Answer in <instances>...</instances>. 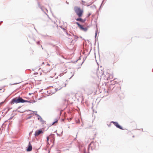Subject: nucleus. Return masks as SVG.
I'll list each match as a JSON object with an SVG mask.
<instances>
[{
  "label": "nucleus",
  "mask_w": 153,
  "mask_h": 153,
  "mask_svg": "<svg viewBox=\"0 0 153 153\" xmlns=\"http://www.w3.org/2000/svg\"><path fill=\"white\" fill-rule=\"evenodd\" d=\"M64 32H65L69 36H71V35L70 34H68V33L66 30L64 31Z\"/></svg>",
  "instance_id": "nucleus-19"
},
{
  "label": "nucleus",
  "mask_w": 153,
  "mask_h": 153,
  "mask_svg": "<svg viewBox=\"0 0 153 153\" xmlns=\"http://www.w3.org/2000/svg\"><path fill=\"white\" fill-rule=\"evenodd\" d=\"M76 20L78 21H79L81 22L84 23L85 22V21L86 20V18L84 19H82L81 18V17H79L77 19H75Z\"/></svg>",
  "instance_id": "nucleus-7"
},
{
  "label": "nucleus",
  "mask_w": 153,
  "mask_h": 153,
  "mask_svg": "<svg viewBox=\"0 0 153 153\" xmlns=\"http://www.w3.org/2000/svg\"><path fill=\"white\" fill-rule=\"evenodd\" d=\"M58 120L57 119H55V121L53 122L52 123V125H53L55 123H57V122H58Z\"/></svg>",
  "instance_id": "nucleus-18"
},
{
  "label": "nucleus",
  "mask_w": 153,
  "mask_h": 153,
  "mask_svg": "<svg viewBox=\"0 0 153 153\" xmlns=\"http://www.w3.org/2000/svg\"><path fill=\"white\" fill-rule=\"evenodd\" d=\"M96 30L95 31V40H96V37L97 34V33H98V29L97 27V24L96 25Z\"/></svg>",
  "instance_id": "nucleus-10"
},
{
  "label": "nucleus",
  "mask_w": 153,
  "mask_h": 153,
  "mask_svg": "<svg viewBox=\"0 0 153 153\" xmlns=\"http://www.w3.org/2000/svg\"><path fill=\"white\" fill-rule=\"evenodd\" d=\"M29 95H30V94H30V93H29Z\"/></svg>",
  "instance_id": "nucleus-56"
},
{
  "label": "nucleus",
  "mask_w": 153,
  "mask_h": 153,
  "mask_svg": "<svg viewBox=\"0 0 153 153\" xmlns=\"http://www.w3.org/2000/svg\"><path fill=\"white\" fill-rule=\"evenodd\" d=\"M17 111V110H13V112H14V111Z\"/></svg>",
  "instance_id": "nucleus-45"
},
{
  "label": "nucleus",
  "mask_w": 153,
  "mask_h": 153,
  "mask_svg": "<svg viewBox=\"0 0 153 153\" xmlns=\"http://www.w3.org/2000/svg\"><path fill=\"white\" fill-rule=\"evenodd\" d=\"M74 37H75L74 38V39H73L72 40L73 41L74 40H75V41H76L78 38V37L77 36H76V35Z\"/></svg>",
  "instance_id": "nucleus-15"
},
{
  "label": "nucleus",
  "mask_w": 153,
  "mask_h": 153,
  "mask_svg": "<svg viewBox=\"0 0 153 153\" xmlns=\"http://www.w3.org/2000/svg\"><path fill=\"white\" fill-rule=\"evenodd\" d=\"M47 65H50V64H49V63H47Z\"/></svg>",
  "instance_id": "nucleus-44"
},
{
  "label": "nucleus",
  "mask_w": 153,
  "mask_h": 153,
  "mask_svg": "<svg viewBox=\"0 0 153 153\" xmlns=\"http://www.w3.org/2000/svg\"><path fill=\"white\" fill-rule=\"evenodd\" d=\"M20 82H18V83H13V84H10V85H16V84H19V83Z\"/></svg>",
  "instance_id": "nucleus-24"
},
{
  "label": "nucleus",
  "mask_w": 153,
  "mask_h": 153,
  "mask_svg": "<svg viewBox=\"0 0 153 153\" xmlns=\"http://www.w3.org/2000/svg\"><path fill=\"white\" fill-rule=\"evenodd\" d=\"M83 146V144H81V143H78L77 145V146L79 149L80 152L81 151V148Z\"/></svg>",
  "instance_id": "nucleus-11"
},
{
  "label": "nucleus",
  "mask_w": 153,
  "mask_h": 153,
  "mask_svg": "<svg viewBox=\"0 0 153 153\" xmlns=\"http://www.w3.org/2000/svg\"><path fill=\"white\" fill-rule=\"evenodd\" d=\"M60 27L62 29V28H63L62 26H60Z\"/></svg>",
  "instance_id": "nucleus-46"
},
{
  "label": "nucleus",
  "mask_w": 153,
  "mask_h": 153,
  "mask_svg": "<svg viewBox=\"0 0 153 153\" xmlns=\"http://www.w3.org/2000/svg\"><path fill=\"white\" fill-rule=\"evenodd\" d=\"M47 144H48V145H49V142H47Z\"/></svg>",
  "instance_id": "nucleus-43"
},
{
  "label": "nucleus",
  "mask_w": 153,
  "mask_h": 153,
  "mask_svg": "<svg viewBox=\"0 0 153 153\" xmlns=\"http://www.w3.org/2000/svg\"><path fill=\"white\" fill-rule=\"evenodd\" d=\"M104 0H103V1H102V3L101 4V5H100V8H99V10H100V8L101 7L102 5V3H103V2Z\"/></svg>",
  "instance_id": "nucleus-25"
},
{
  "label": "nucleus",
  "mask_w": 153,
  "mask_h": 153,
  "mask_svg": "<svg viewBox=\"0 0 153 153\" xmlns=\"http://www.w3.org/2000/svg\"><path fill=\"white\" fill-rule=\"evenodd\" d=\"M56 134L57 135V136H60V134H58V133L56 132Z\"/></svg>",
  "instance_id": "nucleus-34"
},
{
  "label": "nucleus",
  "mask_w": 153,
  "mask_h": 153,
  "mask_svg": "<svg viewBox=\"0 0 153 153\" xmlns=\"http://www.w3.org/2000/svg\"><path fill=\"white\" fill-rule=\"evenodd\" d=\"M50 152V150H48V153H49Z\"/></svg>",
  "instance_id": "nucleus-47"
},
{
  "label": "nucleus",
  "mask_w": 153,
  "mask_h": 153,
  "mask_svg": "<svg viewBox=\"0 0 153 153\" xmlns=\"http://www.w3.org/2000/svg\"><path fill=\"white\" fill-rule=\"evenodd\" d=\"M81 30H83L84 31H86L88 30L87 27H84L82 25H81L79 27Z\"/></svg>",
  "instance_id": "nucleus-9"
},
{
  "label": "nucleus",
  "mask_w": 153,
  "mask_h": 153,
  "mask_svg": "<svg viewBox=\"0 0 153 153\" xmlns=\"http://www.w3.org/2000/svg\"><path fill=\"white\" fill-rule=\"evenodd\" d=\"M90 5V4H88V5H87V6H89V5Z\"/></svg>",
  "instance_id": "nucleus-48"
},
{
  "label": "nucleus",
  "mask_w": 153,
  "mask_h": 153,
  "mask_svg": "<svg viewBox=\"0 0 153 153\" xmlns=\"http://www.w3.org/2000/svg\"><path fill=\"white\" fill-rule=\"evenodd\" d=\"M58 84L60 85V87L58 88H56L55 90H56V91H57L60 90L63 87H65L66 85L65 83H64L62 81L59 82Z\"/></svg>",
  "instance_id": "nucleus-3"
},
{
  "label": "nucleus",
  "mask_w": 153,
  "mask_h": 153,
  "mask_svg": "<svg viewBox=\"0 0 153 153\" xmlns=\"http://www.w3.org/2000/svg\"><path fill=\"white\" fill-rule=\"evenodd\" d=\"M113 76H112L111 75H109L108 77L106 79L107 80H108V78H112Z\"/></svg>",
  "instance_id": "nucleus-17"
},
{
  "label": "nucleus",
  "mask_w": 153,
  "mask_h": 153,
  "mask_svg": "<svg viewBox=\"0 0 153 153\" xmlns=\"http://www.w3.org/2000/svg\"><path fill=\"white\" fill-rule=\"evenodd\" d=\"M36 102V101L35 100H33V101H32V102L34 103V102Z\"/></svg>",
  "instance_id": "nucleus-40"
},
{
  "label": "nucleus",
  "mask_w": 153,
  "mask_h": 153,
  "mask_svg": "<svg viewBox=\"0 0 153 153\" xmlns=\"http://www.w3.org/2000/svg\"><path fill=\"white\" fill-rule=\"evenodd\" d=\"M90 144H89V146H88V149H89V146H90Z\"/></svg>",
  "instance_id": "nucleus-41"
},
{
  "label": "nucleus",
  "mask_w": 153,
  "mask_h": 153,
  "mask_svg": "<svg viewBox=\"0 0 153 153\" xmlns=\"http://www.w3.org/2000/svg\"><path fill=\"white\" fill-rule=\"evenodd\" d=\"M54 134H52L50 135V136H51V137H53V136L54 135Z\"/></svg>",
  "instance_id": "nucleus-38"
},
{
  "label": "nucleus",
  "mask_w": 153,
  "mask_h": 153,
  "mask_svg": "<svg viewBox=\"0 0 153 153\" xmlns=\"http://www.w3.org/2000/svg\"><path fill=\"white\" fill-rule=\"evenodd\" d=\"M28 111H32L33 112H34L33 111H32L30 110H28ZM34 112L36 113V114H35L37 116V117H38L37 119H38V120H39L40 122H42V124H44V122H45V121L43 120H42V118L38 114H37V111H34Z\"/></svg>",
  "instance_id": "nucleus-4"
},
{
  "label": "nucleus",
  "mask_w": 153,
  "mask_h": 153,
  "mask_svg": "<svg viewBox=\"0 0 153 153\" xmlns=\"http://www.w3.org/2000/svg\"><path fill=\"white\" fill-rule=\"evenodd\" d=\"M25 102H27L29 103H31L32 102L27 100H25L23 99H22V103H24Z\"/></svg>",
  "instance_id": "nucleus-13"
},
{
  "label": "nucleus",
  "mask_w": 153,
  "mask_h": 153,
  "mask_svg": "<svg viewBox=\"0 0 153 153\" xmlns=\"http://www.w3.org/2000/svg\"><path fill=\"white\" fill-rule=\"evenodd\" d=\"M73 75H73L72 76H71V78H71L73 76Z\"/></svg>",
  "instance_id": "nucleus-51"
},
{
  "label": "nucleus",
  "mask_w": 153,
  "mask_h": 153,
  "mask_svg": "<svg viewBox=\"0 0 153 153\" xmlns=\"http://www.w3.org/2000/svg\"><path fill=\"white\" fill-rule=\"evenodd\" d=\"M46 138H47V142L49 141V137L48 136Z\"/></svg>",
  "instance_id": "nucleus-26"
},
{
  "label": "nucleus",
  "mask_w": 153,
  "mask_h": 153,
  "mask_svg": "<svg viewBox=\"0 0 153 153\" xmlns=\"http://www.w3.org/2000/svg\"><path fill=\"white\" fill-rule=\"evenodd\" d=\"M32 146L31 144L29 142L28 145L27 147V148L26 151L27 152H30L32 150Z\"/></svg>",
  "instance_id": "nucleus-8"
},
{
  "label": "nucleus",
  "mask_w": 153,
  "mask_h": 153,
  "mask_svg": "<svg viewBox=\"0 0 153 153\" xmlns=\"http://www.w3.org/2000/svg\"><path fill=\"white\" fill-rule=\"evenodd\" d=\"M56 132V131H55L54 132Z\"/></svg>",
  "instance_id": "nucleus-57"
},
{
  "label": "nucleus",
  "mask_w": 153,
  "mask_h": 153,
  "mask_svg": "<svg viewBox=\"0 0 153 153\" xmlns=\"http://www.w3.org/2000/svg\"><path fill=\"white\" fill-rule=\"evenodd\" d=\"M17 111L19 112L22 113H23L25 112L24 111Z\"/></svg>",
  "instance_id": "nucleus-32"
},
{
  "label": "nucleus",
  "mask_w": 153,
  "mask_h": 153,
  "mask_svg": "<svg viewBox=\"0 0 153 153\" xmlns=\"http://www.w3.org/2000/svg\"><path fill=\"white\" fill-rule=\"evenodd\" d=\"M77 25L78 27L79 28L82 25H81L78 22H76L75 23Z\"/></svg>",
  "instance_id": "nucleus-16"
},
{
  "label": "nucleus",
  "mask_w": 153,
  "mask_h": 153,
  "mask_svg": "<svg viewBox=\"0 0 153 153\" xmlns=\"http://www.w3.org/2000/svg\"><path fill=\"white\" fill-rule=\"evenodd\" d=\"M59 153H60V152H59Z\"/></svg>",
  "instance_id": "nucleus-59"
},
{
  "label": "nucleus",
  "mask_w": 153,
  "mask_h": 153,
  "mask_svg": "<svg viewBox=\"0 0 153 153\" xmlns=\"http://www.w3.org/2000/svg\"><path fill=\"white\" fill-rule=\"evenodd\" d=\"M32 116H29V117H28L27 118V119H30L31 118V117Z\"/></svg>",
  "instance_id": "nucleus-29"
},
{
  "label": "nucleus",
  "mask_w": 153,
  "mask_h": 153,
  "mask_svg": "<svg viewBox=\"0 0 153 153\" xmlns=\"http://www.w3.org/2000/svg\"><path fill=\"white\" fill-rule=\"evenodd\" d=\"M104 75V72L102 70H101V72H99L98 75L100 76V77H102Z\"/></svg>",
  "instance_id": "nucleus-12"
},
{
  "label": "nucleus",
  "mask_w": 153,
  "mask_h": 153,
  "mask_svg": "<svg viewBox=\"0 0 153 153\" xmlns=\"http://www.w3.org/2000/svg\"><path fill=\"white\" fill-rule=\"evenodd\" d=\"M21 107V106H19V107H18V108L17 109H19V108H20Z\"/></svg>",
  "instance_id": "nucleus-39"
},
{
  "label": "nucleus",
  "mask_w": 153,
  "mask_h": 153,
  "mask_svg": "<svg viewBox=\"0 0 153 153\" xmlns=\"http://www.w3.org/2000/svg\"><path fill=\"white\" fill-rule=\"evenodd\" d=\"M74 10L79 17H81L83 15V10L79 7L75 6L74 7Z\"/></svg>",
  "instance_id": "nucleus-1"
},
{
  "label": "nucleus",
  "mask_w": 153,
  "mask_h": 153,
  "mask_svg": "<svg viewBox=\"0 0 153 153\" xmlns=\"http://www.w3.org/2000/svg\"><path fill=\"white\" fill-rule=\"evenodd\" d=\"M79 60V59H78L77 60H76L75 62H74V63H76V62H77Z\"/></svg>",
  "instance_id": "nucleus-37"
},
{
  "label": "nucleus",
  "mask_w": 153,
  "mask_h": 153,
  "mask_svg": "<svg viewBox=\"0 0 153 153\" xmlns=\"http://www.w3.org/2000/svg\"><path fill=\"white\" fill-rule=\"evenodd\" d=\"M62 133H63V131H62V132H61V134H62Z\"/></svg>",
  "instance_id": "nucleus-50"
},
{
  "label": "nucleus",
  "mask_w": 153,
  "mask_h": 153,
  "mask_svg": "<svg viewBox=\"0 0 153 153\" xmlns=\"http://www.w3.org/2000/svg\"><path fill=\"white\" fill-rule=\"evenodd\" d=\"M22 99L20 96L13 98L10 102V103L12 105L15 103L17 104L19 103H22Z\"/></svg>",
  "instance_id": "nucleus-2"
},
{
  "label": "nucleus",
  "mask_w": 153,
  "mask_h": 153,
  "mask_svg": "<svg viewBox=\"0 0 153 153\" xmlns=\"http://www.w3.org/2000/svg\"><path fill=\"white\" fill-rule=\"evenodd\" d=\"M82 2H83L84 4L86 3V2L84 1H83L82 0Z\"/></svg>",
  "instance_id": "nucleus-36"
},
{
  "label": "nucleus",
  "mask_w": 153,
  "mask_h": 153,
  "mask_svg": "<svg viewBox=\"0 0 153 153\" xmlns=\"http://www.w3.org/2000/svg\"><path fill=\"white\" fill-rule=\"evenodd\" d=\"M1 120V117H0V120Z\"/></svg>",
  "instance_id": "nucleus-58"
},
{
  "label": "nucleus",
  "mask_w": 153,
  "mask_h": 153,
  "mask_svg": "<svg viewBox=\"0 0 153 153\" xmlns=\"http://www.w3.org/2000/svg\"><path fill=\"white\" fill-rule=\"evenodd\" d=\"M62 29L64 31H65L66 30V29H65L63 27L62 28Z\"/></svg>",
  "instance_id": "nucleus-35"
},
{
  "label": "nucleus",
  "mask_w": 153,
  "mask_h": 153,
  "mask_svg": "<svg viewBox=\"0 0 153 153\" xmlns=\"http://www.w3.org/2000/svg\"><path fill=\"white\" fill-rule=\"evenodd\" d=\"M86 57L85 58V59H84V60L83 61V62H82V63H81V65L83 64V63L84 62V61H85V59H86Z\"/></svg>",
  "instance_id": "nucleus-33"
},
{
  "label": "nucleus",
  "mask_w": 153,
  "mask_h": 153,
  "mask_svg": "<svg viewBox=\"0 0 153 153\" xmlns=\"http://www.w3.org/2000/svg\"><path fill=\"white\" fill-rule=\"evenodd\" d=\"M33 40H34V41H35V39H33Z\"/></svg>",
  "instance_id": "nucleus-54"
},
{
  "label": "nucleus",
  "mask_w": 153,
  "mask_h": 153,
  "mask_svg": "<svg viewBox=\"0 0 153 153\" xmlns=\"http://www.w3.org/2000/svg\"><path fill=\"white\" fill-rule=\"evenodd\" d=\"M91 13H89L88 14V15L87 16H86V18H89V16H90L91 15Z\"/></svg>",
  "instance_id": "nucleus-21"
},
{
  "label": "nucleus",
  "mask_w": 153,
  "mask_h": 153,
  "mask_svg": "<svg viewBox=\"0 0 153 153\" xmlns=\"http://www.w3.org/2000/svg\"><path fill=\"white\" fill-rule=\"evenodd\" d=\"M43 131L41 129H38L35 131L34 134L35 137L38 136L39 134L43 133Z\"/></svg>",
  "instance_id": "nucleus-6"
},
{
  "label": "nucleus",
  "mask_w": 153,
  "mask_h": 153,
  "mask_svg": "<svg viewBox=\"0 0 153 153\" xmlns=\"http://www.w3.org/2000/svg\"><path fill=\"white\" fill-rule=\"evenodd\" d=\"M59 111H60V114L61 115V113H62V112L63 111L60 108H58V109H57Z\"/></svg>",
  "instance_id": "nucleus-22"
},
{
  "label": "nucleus",
  "mask_w": 153,
  "mask_h": 153,
  "mask_svg": "<svg viewBox=\"0 0 153 153\" xmlns=\"http://www.w3.org/2000/svg\"><path fill=\"white\" fill-rule=\"evenodd\" d=\"M79 60L80 59V57H79Z\"/></svg>",
  "instance_id": "nucleus-53"
},
{
  "label": "nucleus",
  "mask_w": 153,
  "mask_h": 153,
  "mask_svg": "<svg viewBox=\"0 0 153 153\" xmlns=\"http://www.w3.org/2000/svg\"><path fill=\"white\" fill-rule=\"evenodd\" d=\"M41 47L42 48V49H43V48H42V45H41Z\"/></svg>",
  "instance_id": "nucleus-49"
},
{
  "label": "nucleus",
  "mask_w": 153,
  "mask_h": 153,
  "mask_svg": "<svg viewBox=\"0 0 153 153\" xmlns=\"http://www.w3.org/2000/svg\"><path fill=\"white\" fill-rule=\"evenodd\" d=\"M40 42L39 41H38L36 42V43L38 45H39L40 44Z\"/></svg>",
  "instance_id": "nucleus-28"
},
{
  "label": "nucleus",
  "mask_w": 153,
  "mask_h": 153,
  "mask_svg": "<svg viewBox=\"0 0 153 153\" xmlns=\"http://www.w3.org/2000/svg\"><path fill=\"white\" fill-rule=\"evenodd\" d=\"M111 123H113L114 125L117 128L121 129H124L117 122H114L113 121H111Z\"/></svg>",
  "instance_id": "nucleus-5"
},
{
  "label": "nucleus",
  "mask_w": 153,
  "mask_h": 153,
  "mask_svg": "<svg viewBox=\"0 0 153 153\" xmlns=\"http://www.w3.org/2000/svg\"><path fill=\"white\" fill-rule=\"evenodd\" d=\"M66 3L67 4H69V3H68V2H67V1H66Z\"/></svg>",
  "instance_id": "nucleus-42"
},
{
  "label": "nucleus",
  "mask_w": 153,
  "mask_h": 153,
  "mask_svg": "<svg viewBox=\"0 0 153 153\" xmlns=\"http://www.w3.org/2000/svg\"><path fill=\"white\" fill-rule=\"evenodd\" d=\"M5 102V101H3V102H1L0 103V105H1V104H3V103H4V102Z\"/></svg>",
  "instance_id": "nucleus-30"
},
{
  "label": "nucleus",
  "mask_w": 153,
  "mask_h": 153,
  "mask_svg": "<svg viewBox=\"0 0 153 153\" xmlns=\"http://www.w3.org/2000/svg\"><path fill=\"white\" fill-rule=\"evenodd\" d=\"M44 62H43L42 64H44Z\"/></svg>",
  "instance_id": "nucleus-55"
},
{
  "label": "nucleus",
  "mask_w": 153,
  "mask_h": 153,
  "mask_svg": "<svg viewBox=\"0 0 153 153\" xmlns=\"http://www.w3.org/2000/svg\"><path fill=\"white\" fill-rule=\"evenodd\" d=\"M116 82L115 81H114L112 83H111L110 85V87H112L116 83Z\"/></svg>",
  "instance_id": "nucleus-14"
},
{
  "label": "nucleus",
  "mask_w": 153,
  "mask_h": 153,
  "mask_svg": "<svg viewBox=\"0 0 153 153\" xmlns=\"http://www.w3.org/2000/svg\"><path fill=\"white\" fill-rule=\"evenodd\" d=\"M132 137H134V135H133V136H132Z\"/></svg>",
  "instance_id": "nucleus-52"
},
{
  "label": "nucleus",
  "mask_w": 153,
  "mask_h": 153,
  "mask_svg": "<svg viewBox=\"0 0 153 153\" xmlns=\"http://www.w3.org/2000/svg\"><path fill=\"white\" fill-rule=\"evenodd\" d=\"M11 109V108H8L7 111L4 114V116L10 110V109Z\"/></svg>",
  "instance_id": "nucleus-20"
},
{
  "label": "nucleus",
  "mask_w": 153,
  "mask_h": 153,
  "mask_svg": "<svg viewBox=\"0 0 153 153\" xmlns=\"http://www.w3.org/2000/svg\"><path fill=\"white\" fill-rule=\"evenodd\" d=\"M71 33V36H76V35H74V34L73 33Z\"/></svg>",
  "instance_id": "nucleus-27"
},
{
  "label": "nucleus",
  "mask_w": 153,
  "mask_h": 153,
  "mask_svg": "<svg viewBox=\"0 0 153 153\" xmlns=\"http://www.w3.org/2000/svg\"><path fill=\"white\" fill-rule=\"evenodd\" d=\"M107 125L109 127H110L111 125V123H110V124H107Z\"/></svg>",
  "instance_id": "nucleus-31"
},
{
  "label": "nucleus",
  "mask_w": 153,
  "mask_h": 153,
  "mask_svg": "<svg viewBox=\"0 0 153 153\" xmlns=\"http://www.w3.org/2000/svg\"><path fill=\"white\" fill-rule=\"evenodd\" d=\"M13 114H11V117H10V118L9 119V120H10L12 119V118L14 116V115H13Z\"/></svg>",
  "instance_id": "nucleus-23"
}]
</instances>
